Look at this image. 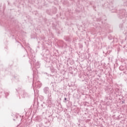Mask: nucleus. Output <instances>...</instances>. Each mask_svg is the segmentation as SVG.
<instances>
[{"label": "nucleus", "instance_id": "f257e3e1", "mask_svg": "<svg viewBox=\"0 0 127 127\" xmlns=\"http://www.w3.org/2000/svg\"><path fill=\"white\" fill-rule=\"evenodd\" d=\"M64 100H65V101H66V100H67V98H64Z\"/></svg>", "mask_w": 127, "mask_h": 127}]
</instances>
